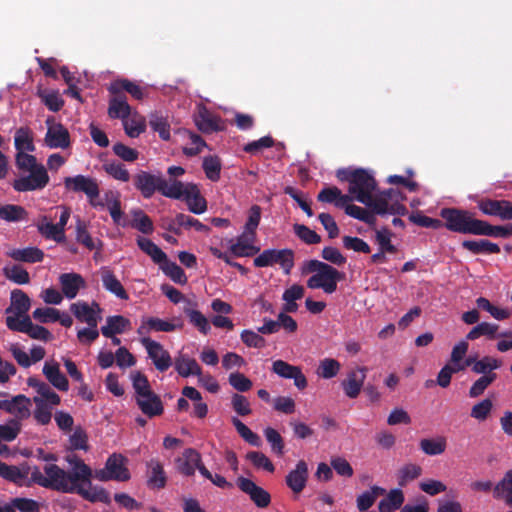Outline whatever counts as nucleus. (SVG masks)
<instances>
[{"mask_svg":"<svg viewBox=\"0 0 512 512\" xmlns=\"http://www.w3.org/2000/svg\"><path fill=\"white\" fill-rule=\"evenodd\" d=\"M498 329V324L481 322L468 332L466 339L473 341L482 336H485L488 339H495L496 337H512V331H505L497 334Z\"/></svg>","mask_w":512,"mask_h":512,"instance_id":"nucleus-27","label":"nucleus"},{"mask_svg":"<svg viewBox=\"0 0 512 512\" xmlns=\"http://www.w3.org/2000/svg\"><path fill=\"white\" fill-rule=\"evenodd\" d=\"M183 323L180 321L178 324H174L167 320H163L157 317H149L143 324L138 328L137 333L142 335L150 330L156 332H173L177 329H182Z\"/></svg>","mask_w":512,"mask_h":512,"instance_id":"nucleus-33","label":"nucleus"},{"mask_svg":"<svg viewBox=\"0 0 512 512\" xmlns=\"http://www.w3.org/2000/svg\"><path fill=\"white\" fill-rule=\"evenodd\" d=\"M494 497L512 507V470H508L493 488Z\"/></svg>","mask_w":512,"mask_h":512,"instance_id":"nucleus-42","label":"nucleus"},{"mask_svg":"<svg viewBox=\"0 0 512 512\" xmlns=\"http://www.w3.org/2000/svg\"><path fill=\"white\" fill-rule=\"evenodd\" d=\"M232 424L239 433V435L250 445L259 447L261 445V438L258 434L254 433L237 417L232 418Z\"/></svg>","mask_w":512,"mask_h":512,"instance_id":"nucleus-57","label":"nucleus"},{"mask_svg":"<svg viewBox=\"0 0 512 512\" xmlns=\"http://www.w3.org/2000/svg\"><path fill=\"white\" fill-rule=\"evenodd\" d=\"M351 185L348 187L349 194L354 196L358 202L366 205L372 203V195L376 190L377 182L374 176L366 169H353Z\"/></svg>","mask_w":512,"mask_h":512,"instance_id":"nucleus-7","label":"nucleus"},{"mask_svg":"<svg viewBox=\"0 0 512 512\" xmlns=\"http://www.w3.org/2000/svg\"><path fill=\"white\" fill-rule=\"evenodd\" d=\"M255 267L262 268L280 265L285 274H289L294 267V252L291 249H266L254 258Z\"/></svg>","mask_w":512,"mask_h":512,"instance_id":"nucleus-8","label":"nucleus"},{"mask_svg":"<svg viewBox=\"0 0 512 512\" xmlns=\"http://www.w3.org/2000/svg\"><path fill=\"white\" fill-rule=\"evenodd\" d=\"M127 458L122 454L113 453L106 461V468L113 476L114 480L124 482L131 478L129 469L127 468Z\"/></svg>","mask_w":512,"mask_h":512,"instance_id":"nucleus-23","label":"nucleus"},{"mask_svg":"<svg viewBox=\"0 0 512 512\" xmlns=\"http://www.w3.org/2000/svg\"><path fill=\"white\" fill-rule=\"evenodd\" d=\"M4 275L7 279L19 285L28 284L30 282L28 271L20 265L14 264L11 267H5Z\"/></svg>","mask_w":512,"mask_h":512,"instance_id":"nucleus-62","label":"nucleus"},{"mask_svg":"<svg viewBox=\"0 0 512 512\" xmlns=\"http://www.w3.org/2000/svg\"><path fill=\"white\" fill-rule=\"evenodd\" d=\"M221 161L217 156H207L203 159L202 168L206 177L216 182L220 179Z\"/></svg>","mask_w":512,"mask_h":512,"instance_id":"nucleus-56","label":"nucleus"},{"mask_svg":"<svg viewBox=\"0 0 512 512\" xmlns=\"http://www.w3.org/2000/svg\"><path fill=\"white\" fill-rule=\"evenodd\" d=\"M89 489L84 487L79 491V495L83 497L85 500H88L90 502H101L104 504H110L111 503V497L109 492L104 489L103 487L95 486L93 487L88 486Z\"/></svg>","mask_w":512,"mask_h":512,"instance_id":"nucleus-51","label":"nucleus"},{"mask_svg":"<svg viewBox=\"0 0 512 512\" xmlns=\"http://www.w3.org/2000/svg\"><path fill=\"white\" fill-rule=\"evenodd\" d=\"M385 494L386 490L384 488L374 485L369 490L358 495L356 500L357 508L362 512L366 511L374 505L378 497Z\"/></svg>","mask_w":512,"mask_h":512,"instance_id":"nucleus-46","label":"nucleus"},{"mask_svg":"<svg viewBox=\"0 0 512 512\" xmlns=\"http://www.w3.org/2000/svg\"><path fill=\"white\" fill-rule=\"evenodd\" d=\"M43 471L44 474L38 467H34L32 471L29 470L30 479L27 482L25 479L23 486L37 484L47 489L65 493V490L68 489L65 483V470L56 464H46Z\"/></svg>","mask_w":512,"mask_h":512,"instance_id":"nucleus-4","label":"nucleus"},{"mask_svg":"<svg viewBox=\"0 0 512 512\" xmlns=\"http://www.w3.org/2000/svg\"><path fill=\"white\" fill-rule=\"evenodd\" d=\"M37 94L44 105L52 112H58L64 106V100L58 91L39 90Z\"/></svg>","mask_w":512,"mask_h":512,"instance_id":"nucleus-54","label":"nucleus"},{"mask_svg":"<svg viewBox=\"0 0 512 512\" xmlns=\"http://www.w3.org/2000/svg\"><path fill=\"white\" fill-rule=\"evenodd\" d=\"M109 100L108 115L112 119H121L122 121L128 118L131 114V107L127 102L126 95L111 94Z\"/></svg>","mask_w":512,"mask_h":512,"instance_id":"nucleus-31","label":"nucleus"},{"mask_svg":"<svg viewBox=\"0 0 512 512\" xmlns=\"http://www.w3.org/2000/svg\"><path fill=\"white\" fill-rule=\"evenodd\" d=\"M149 125L154 132L159 134L162 140H170V123L166 116L159 112L152 113L149 118Z\"/></svg>","mask_w":512,"mask_h":512,"instance_id":"nucleus-48","label":"nucleus"},{"mask_svg":"<svg viewBox=\"0 0 512 512\" xmlns=\"http://www.w3.org/2000/svg\"><path fill=\"white\" fill-rule=\"evenodd\" d=\"M70 311L80 322L86 323L89 327H97L99 320H101V312L102 309L100 305L93 301L91 305H89L85 301H78L72 303L70 306Z\"/></svg>","mask_w":512,"mask_h":512,"instance_id":"nucleus-12","label":"nucleus"},{"mask_svg":"<svg viewBox=\"0 0 512 512\" xmlns=\"http://www.w3.org/2000/svg\"><path fill=\"white\" fill-rule=\"evenodd\" d=\"M502 362L497 358L491 356H484L474 363L472 371L476 374H482V376L488 374H496L494 370L500 368Z\"/></svg>","mask_w":512,"mask_h":512,"instance_id":"nucleus-53","label":"nucleus"},{"mask_svg":"<svg viewBox=\"0 0 512 512\" xmlns=\"http://www.w3.org/2000/svg\"><path fill=\"white\" fill-rule=\"evenodd\" d=\"M174 367L177 373L185 378L191 375L199 376L202 372V369L197 361L184 354H180L175 358Z\"/></svg>","mask_w":512,"mask_h":512,"instance_id":"nucleus-38","label":"nucleus"},{"mask_svg":"<svg viewBox=\"0 0 512 512\" xmlns=\"http://www.w3.org/2000/svg\"><path fill=\"white\" fill-rule=\"evenodd\" d=\"M27 217V211L24 207L14 204H0V219L7 222H18Z\"/></svg>","mask_w":512,"mask_h":512,"instance_id":"nucleus-52","label":"nucleus"},{"mask_svg":"<svg viewBox=\"0 0 512 512\" xmlns=\"http://www.w3.org/2000/svg\"><path fill=\"white\" fill-rule=\"evenodd\" d=\"M477 207L484 215L499 217L502 220H512L511 201L482 198L477 201Z\"/></svg>","mask_w":512,"mask_h":512,"instance_id":"nucleus-14","label":"nucleus"},{"mask_svg":"<svg viewBox=\"0 0 512 512\" xmlns=\"http://www.w3.org/2000/svg\"><path fill=\"white\" fill-rule=\"evenodd\" d=\"M404 500V493L401 489H392L387 496L379 502V512H394L401 508Z\"/></svg>","mask_w":512,"mask_h":512,"instance_id":"nucleus-45","label":"nucleus"},{"mask_svg":"<svg viewBox=\"0 0 512 512\" xmlns=\"http://www.w3.org/2000/svg\"><path fill=\"white\" fill-rule=\"evenodd\" d=\"M197 303L192 300H186V305L183 307L184 314L188 317L189 322L198 329L203 335H207L211 326L206 316L196 309Z\"/></svg>","mask_w":512,"mask_h":512,"instance_id":"nucleus-25","label":"nucleus"},{"mask_svg":"<svg viewBox=\"0 0 512 512\" xmlns=\"http://www.w3.org/2000/svg\"><path fill=\"white\" fill-rule=\"evenodd\" d=\"M30 152L15 154V166L21 172H29V175L15 179L12 187L17 192L42 190L49 183V175L45 166L38 163L37 158Z\"/></svg>","mask_w":512,"mask_h":512,"instance_id":"nucleus-1","label":"nucleus"},{"mask_svg":"<svg viewBox=\"0 0 512 512\" xmlns=\"http://www.w3.org/2000/svg\"><path fill=\"white\" fill-rule=\"evenodd\" d=\"M406 199L400 191L395 189H387L382 191L379 195H372V203L369 204L368 208L376 213L377 215H405L408 210L401 201Z\"/></svg>","mask_w":512,"mask_h":512,"instance_id":"nucleus-6","label":"nucleus"},{"mask_svg":"<svg viewBox=\"0 0 512 512\" xmlns=\"http://www.w3.org/2000/svg\"><path fill=\"white\" fill-rule=\"evenodd\" d=\"M44 141L46 146L53 149H66L71 144L69 131L61 123H55L48 127Z\"/></svg>","mask_w":512,"mask_h":512,"instance_id":"nucleus-19","label":"nucleus"},{"mask_svg":"<svg viewBox=\"0 0 512 512\" xmlns=\"http://www.w3.org/2000/svg\"><path fill=\"white\" fill-rule=\"evenodd\" d=\"M137 245L145 254L150 256L155 263L160 264L167 260V255L150 239L138 237Z\"/></svg>","mask_w":512,"mask_h":512,"instance_id":"nucleus-49","label":"nucleus"},{"mask_svg":"<svg viewBox=\"0 0 512 512\" xmlns=\"http://www.w3.org/2000/svg\"><path fill=\"white\" fill-rule=\"evenodd\" d=\"M237 485L242 492L250 496V499L257 507L266 508L270 504V494L262 487L256 485L252 480L240 476L237 479Z\"/></svg>","mask_w":512,"mask_h":512,"instance_id":"nucleus-17","label":"nucleus"},{"mask_svg":"<svg viewBox=\"0 0 512 512\" xmlns=\"http://www.w3.org/2000/svg\"><path fill=\"white\" fill-rule=\"evenodd\" d=\"M302 273H314L307 280V287L310 289H323L327 294L334 293L337 289V283L344 278V274L336 268L316 259L304 262Z\"/></svg>","mask_w":512,"mask_h":512,"instance_id":"nucleus-2","label":"nucleus"},{"mask_svg":"<svg viewBox=\"0 0 512 512\" xmlns=\"http://www.w3.org/2000/svg\"><path fill=\"white\" fill-rule=\"evenodd\" d=\"M63 295L68 299H74L79 290L85 286V281L80 274L63 273L59 277Z\"/></svg>","mask_w":512,"mask_h":512,"instance_id":"nucleus-28","label":"nucleus"},{"mask_svg":"<svg viewBox=\"0 0 512 512\" xmlns=\"http://www.w3.org/2000/svg\"><path fill=\"white\" fill-rule=\"evenodd\" d=\"M188 194L184 197V201L188 206V210L194 214H202L207 210V201L201 195L199 187L194 183H188Z\"/></svg>","mask_w":512,"mask_h":512,"instance_id":"nucleus-32","label":"nucleus"},{"mask_svg":"<svg viewBox=\"0 0 512 512\" xmlns=\"http://www.w3.org/2000/svg\"><path fill=\"white\" fill-rule=\"evenodd\" d=\"M135 401L141 412L149 418L160 416L164 412L163 402L154 391L148 396L136 397Z\"/></svg>","mask_w":512,"mask_h":512,"instance_id":"nucleus-21","label":"nucleus"},{"mask_svg":"<svg viewBox=\"0 0 512 512\" xmlns=\"http://www.w3.org/2000/svg\"><path fill=\"white\" fill-rule=\"evenodd\" d=\"M133 219L128 221V226L140 231L143 234L149 235L154 231V225L151 218L139 208L130 211Z\"/></svg>","mask_w":512,"mask_h":512,"instance_id":"nucleus-41","label":"nucleus"},{"mask_svg":"<svg viewBox=\"0 0 512 512\" xmlns=\"http://www.w3.org/2000/svg\"><path fill=\"white\" fill-rule=\"evenodd\" d=\"M141 344L146 348L149 358L158 371L165 372L170 368L172 358L159 342L144 337L141 339Z\"/></svg>","mask_w":512,"mask_h":512,"instance_id":"nucleus-13","label":"nucleus"},{"mask_svg":"<svg viewBox=\"0 0 512 512\" xmlns=\"http://www.w3.org/2000/svg\"><path fill=\"white\" fill-rule=\"evenodd\" d=\"M65 460L70 469L65 471V483L68 489L65 493H77L86 486H91L92 469L75 454L67 455Z\"/></svg>","mask_w":512,"mask_h":512,"instance_id":"nucleus-5","label":"nucleus"},{"mask_svg":"<svg viewBox=\"0 0 512 512\" xmlns=\"http://www.w3.org/2000/svg\"><path fill=\"white\" fill-rule=\"evenodd\" d=\"M33 402L36 406L33 412L35 421L40 425H48L51 422L52 409L54 405L48 404L39 397H34Z\"/></svg>","mask_w":512,"mask_h":512,"instance_id":"nucleus-50","label":"nucleus"},{"mask_svg":"<svg viewBox=\"0 0 512 512\" xmlns=\"http://www.w3.org/2000/svg\"><path fill=\"white\" fill-rule=\"evenodd\" d=\"M264 435L267 442L271 446L272 452L277 456H283L285 444L283 437L280 435V433L272 427H267L264 430Z\"/></svg>","mask_w":512,"mask_h":512,"instance_id":"nucleus-59","label":"nucleus"},{"mask_svg":"<svg viewBox=\"0 0 512 512\" xmlns=\"http://www.w3.org/2000/svg\"><path fill=\"white\" fill-rule=\"evenodd\" d=\"M422 473V468L417 464H406L398 471V484L401 487L418 478Z\"/></svg>","mask_w":512,"mask_h":512,"instance_id":"nucleus-61","label":"nucleus"},{"mask_svg":"<svg viewBox=\"0 0 512 512\" xmlns=\"http://www.w3.org/2000/svg\"><path fill=\"white\" fill-rule=\"evenodd\" d=\"M64 187L66 190L71 192L84 193L91 202L100 194L99 185L96 179L81 174L73 177H66L64 179Z\"/></svg>","mask_w":512,"mask_h":512,"instance_id":"nucleus-10","label":"nucleus"},{"mask_svg":"<svg viewBox=\"0 0 512 512\" xmlns=\"http://www.w3.org/2000/svg\"><path fill=\"white\" fill-rule=\"evenodd\" d=\"M161 264V268L163 272L175 283L184 285L187 283V276L184 270L175 262L163 261Z\"/></svg>","mask_w":512,"mask_h":512,"instance_id":"nucleus-55","label":"nucleus"},{"mask_svg":"<svg viewBox=\"0 0 512 512\" xmlns=\"http://www.w3.org/2000/svg\"><path fill=\"white\" fill-rule=\"evenodd\" d=\"M447 447V440L444 436H437L435 438H424L419 442V448L428 456H437L445 452Z\"/></svg>","mask_w":512,"mask_h":512,"instance_id":"nucleus-44","label":"nucleus"},{"mask_svg":"<svg viewBox=\"0 0 512 512\" xmlns=\"http://www.w3.org/2000/svg\"><path fill=\"white\" fill-rule=\"evenodd\" d=\"M340 368L341 365L337 360L325 358L320 362L317 374L324 379H331L339 373Z\"/></svg>","mask_w":512,"mask_h":512,"instance_id":"nucleus-64","label":"nucleus"},{"mask_svg":"<svg viewBox=\"0 0 512 512\" xmlns=\"http://www.w3.org/2000/svg\"><path fill=\"white\" fill-rule=\"evenodd\" d=\"M122 122H123V127L125 130V133L131 138L138 137L146 129V123L142 117H138V116H133L131 118L128 117V118L124 119Z\"/></svg>","mask_w":512,"mask_h":512,"instance_id":"nucleus-60","label":"nucleus"},{"mask_svg":"<svg viewBox=\"0 0 512 512\" xmlns=\"http://www.w3.org/2000/svg\"><path fill=\"white\" fill-rule=\"evenodd\" d=\"M9 256L16 261L37 263L43 260L44 252L37 247H27L24 249H15L9 253Z\"/></svg>","mask_w":512,"mask_h":512,"instance_id":"nucleus-47","label":"nucleus"},{"mask_svg":"<svg viewBox=\"0 0 512 512\" xmlns=\"http://www.w3.org/2000/svg\"><path fill=\"white\" fill-rule=\"evenodd\" d=\"M201 454L194 448H187L182 456L175 460L177 471L184 476H193L196 466L200 464Z\"/></svg>","mask_w":512,"mask_h":512,"instance_id":"nucleus-22","label":"nucleus"},{"mask_svg":"<svg viewBox=\"0 0 512 512\" xmlns=\"http://www.w3.org/2000/svg\"><path fill=\"white\" fill-rule=\"evenodd\" d=\"M14 146L16 153L35 151L36 147L34 145L33 133L30 128L20 127L16 130L14 136Z\"/></svg>","mask_w":512,"mask_h":512,"instance_id":"nucleus-40","label":"nucleus"},{"mask_svg":"<svg viewBox=\"0 0 512 512\" xmlns=\"http://www.w3.org/2000/svg\"><path fill=\"white\" fill-rule=\"evenodd\" d=\"M161 194L167 198L183 200L188 194V183H183L178 180L167 182L164 178L161 181Z\"/></svg>","mask_w":512,"mask_h":512,"instance_id":"nucleus-43","label":"nucleus"},{"mask_svg":"<svg viewBox=\"0 0 512 512\" xmlns=\"http://www.w3.org/2000/svg\"><path fill=\"white\" fill-rule=\"evenodd\" d=\"M31 307L29 296L20 289H14L10 295V305L5 309V324L8 327L9 319L21 321L25 317H30L28 312Z\"/></svg>","mask_w":512,"mask_h":512,"instance_id":"nucleus-9","label":"nucleus"},{"mask_svg":"<svg viewBox=\"0 0 512 512\" xmlns=\"http://www.w3.org/2000/svg\"><path fill=\"white\" fill-rule=\"evenodd\" d=\"M110 94L125 95L129 93L133 98L141 100L144 96L143 89L136 83L128 79H118L113 81L108 87Z\"/></svg>","mask_w":512,"mask_h":512,"instance_id":"nucleus-34","label":"nucleus"},{"mask_svg":"<svg viewBox=\"0 0 512 512\" xmlns=\"http://www.w3.org/2000/svg\"><path fill=\"white\" fill-rule=\"evenodd\" d=\"M443 226L454 233L477 235L481 219H477L468 210L447 207L440 210Z\"/></svg>","mask_w":512,"mask_h":512,"instance_id":"nucleus-3","label":"nucleus"},{"mask_svg":"<svg viewBox=\"0 0 512 512\" xmlns=\"http://www.w3.org/2000/svg\"><path fill=\"white\" fill-rule=\"evenodd\" d=\"M307 479V463L304 460H300L296 464L295 469L286 476V484L294 493H300L305 488Z\"/></svg>","mask_w":512,"mask_h":512,"instance_id":"nucleus-26","label":"nucleus"},{"mask_svg":"<svg viewBox=\"0 0 512 512\" xmlns=\"http://www.w3.org/2000/svg\"><path fill=\"white\" fill-rule=\"evenodd\" d=\"M38 232L46 239H51L57 243L65 241V230H61L57 224L52 223L47 216H42L37 224Z\"/></svg>","mask_w":512,"mask_h":512,"instance_id":"nucleus-39","label":"nucleus"},{"mask_svg":"<svg viewBox=\"0 0 512 512\" xmlns=\"http://www.w3.org/2000/svg\"><path fill=\"white\" fill-rule=\"evenodd\" d=\"M147 486L150 489H163L167 484V476L164 467L158 459L147 462Z\"/></svg>","mask_w":512,"mask_h":512,"instance_id":"nucleus-24","label":"nucleus"},{"mask_svg":"<svg viewBox=\"0 0 512 512\" xmlns=\"http://www.w3.org/2000/svg\"><path fill=\"white\" fill-rule=\"evenodd\" d=\"M29 475V466L25 465L18 467L15 465H8L5 462L0 461V477L12 482L18 486H23L24 480Z\"/></svg>","mask_w":512,"mask_h":512,"instance_id":"nucleus-30","label":"nucleus"},{"mask_svg":"<svg viewBox=\"0 0 512 512\" xmlns=\"http://www.w3.org/2000/svg\"><path fill=\"white\" fill-rule=\"evenodd\" d=\"M272 371L281 378L293 379L294 385L298 390H304L308 386L307 378L299 366H294L278 359L272 363Z\"/></svg>","mask_w":512,"mask_h":512,"instance_id":"nucleus-15","label":"nucleus"},{"mask_svg":"<svg viewBox=\"0 0 512 512\" xmlns=\"http://www.w3.org/2000/svg\"><path fill=\"white\" fill-rule=\"evenodd\" d=\"M161 181H163V178L160 176L140 171L134 177V186L141 192L144 198L149 199L156 191L161 192Z\"/></svg>","mask_w":512,"mask_h":512,"instance_id":"nucleus-18","label":"nucleus"},{"mask_svg":"<svg viewBox=\"0 0 512 512\" xmlns=\"http://www.w3.org/2000/svg\"><path fill=\"white\" fill-rule=\"evenodd\" d=\"M366 367H358L347 374V378L342 381L341 386L347 397L354 399L360 394L366 378Z\"/></svg>","mask_w":512,"mask_h":512,"instance_id":"nucleus-20","label":"nucleus"},{"mask_svg":"<svg viewBox=\"0 0 512 512\" xmlns=\"http://www.w3.org/2000/svg\"><path fill=\"white\" fill-rule=\"evenodd\" d=\"M348 216L355 218L357 220L363 221L364 223L372 226L376 222L375 214L373 211L366 210L360 206L351 204L346 207V212Z\"/></svg>","mask_w":512,"mask_h":512,"instance_id":"nucleus-63","label":"nucleus"},{"mask_svg":"<svg viewBox=\"0 0 512 512\" xmlns=\"http://www.w3.org/2000/svg\"><path fill=\"white\" fill-rule=\"evenodd\" d=\"M8 329L14 332L25 333L32 339L45 342H48L53 338L48 329L43 326L33 324L30 317H25L21 321L9 319Z\"/></svg>","mask_w":512,"mask_h":512,"instance_id":"nucleus-11","label":"nucleus"},{"mask_svg":"<svg viewBox=\"0 0 512 512\" xmlns=\"http://www.w3.org/2000/svg\"><path fill=\"white\" fill-rule=\"evenodd\" d=\"M103 287L121 300H128L129 295L114 273L107 267L101 268Z\"/></svg>","mask_w":512,"mask_h":512,"instance_id":"nucleus-29","label":"nucleus"},{"mask_svg":"<svg viewBox=\"0 0 512 512\" xmlns=\"http://www.w3.org/2000/svg\"><path fill=\"white\" fill-rule=\"evenodd\" d=\"M31 400L23 394L14 396L10 400H0V410L15 416L12 420H18L20 423L30 417Z\"/></svg>","mask_w":512,"mask_h":512,"instance_id":"nucleus-16","label":"nucleus"},{"mask_svg":"<svg viewBox=\"0 0 512 512\" xmlns=\"http://www.w3.org/2000/svg\"><path fill=\"white\" fill-rule=\"evenodd\" d=\"M130 324V320L122 315L108 316L106 324L101 327V333L105 337L122 334L130 327Z\"/></svg>","mask_w":512,"mask_h":512,"instance_id":"nucleus-37","label":"nucleus"},{"mask_svg":"<svg viewBox=\"0 0 512 512\" xmlns=\"http://www.w3.org/2000/svg\"><path fill=\"white\" fill-rule=\"evenodd\" d=\"M43 374L51 385L60 391H68L69 382L66 376L60 371L58 363H45Z\"/></svg>","mask_w":512,"mask_h":512,"instance_id":"nucleus-35","label":"nucleus"},{"mask_svg":"<svg viewBox=\"0 0 512 512\" xmlns=\"http://www.w3.org/2000/svg\"><path fill=\"white\" fill-rule=\"evenodd\" d=\"M461 245L463 249L471 252L474 255L498 254L501 251L498 244L493 243L487 239L464 240Z\"/></svg>","mask_w":512,"mask_h":512,"instance_id":"nucleus-36","label":"nucleus"},{"mask_svg":"<svg viewBox=\"0 0 512 512\" xmlns=\"http://www.w3.org/2000/svg\"><path fill=\"white\" fill-rule=\"evenodd\" d=\"M477 236L501 237L507 238L510 236L508 226H494L485 220L480 221Z\"/></svg>","mask_w":512,"mask_h":512,"instance_id":"nucleus-58","label":"nucleus"}]
</instances>
